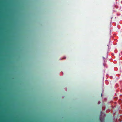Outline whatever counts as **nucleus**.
I'll list each match as a JSON object with an SVG mask.
<instances>
[{
  "label": "nucleus",
  "mask_w": 122,
  "mask_h": 122,
  "mask_svg": "<svg viewBox=\"0 0 122 122\" xmlns=\"http://www.w3.org/2000/svg\"><path fill=\"white\" fill-rule=\"evenodd\" d=\"M100 101H99L98 103V104H100Z\"/></svg>",
  "instance_id": "nucleus-1"
},
{
  "label": "nucleus",
  "mask_w": 122,
  "mask_h": 122,
  "mask_svg": "<svg viewBox=\"0 0 122 122\" xmlns=\"http://www.w3.org/2000/svg\"><path fill=\"white\" fill-rule=\"evenodd\" d=\"M106 65V64L105 63H104V66H105Z\"/></svg>",
  "instance_id": "nucleus-2"
}]
</instances>
